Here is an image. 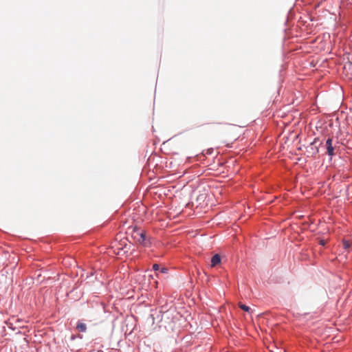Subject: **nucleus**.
<instances>
[{
  "label": "nucleus",
  "mask_w": 352,
  "mask_h": 352,
  "mask_svg": "<svg viewBox=\"0 0 352 352\" xmlns=\"http://www.w3.org/2000/svg\"><path fill=\"white\" fill-rule=\"evenodd\" d=\"M144 230H140L138 228H134L133 233H132V237L133 239L137 242V241L139 239V237L140 236L141 232H142Z\"/></svg>",
  "instance_id": "obj_4"
},
{
  "label": "nucleus",
  "mask_w": 352,
  "mask_h": 352,
  "mask_svg": "<svg viewBox=\"0 0 352 352\" xmlns=\"http://www.w3.org/2000/svg\"><path fill=\"white\" fill-rule=\"evenodd\" d=\"M239 306L242 310L248 313H251V309L248 306L241 303H240Z\"/></svg>",
  "instance_id": "obj_5"
},
{
  "label": "nucleus",
  "mask_w": 352,
  "mask_h": 352,
  "mask_svg": "<svg viewBox=\"0 0 352 352\" xmlns=\"http://www.w3.org/2000/svg\"><path fill=\"white\" fill-rule=\"evenodd\" d=\"M160 269V265L157 263L153 265V270L155 271H157Z\"/></svg>",
  "instance_id": "obj_8"
},
{
  "label": "nucleus",
  "mask_w": 352,
  "mask_h": 352,
  "mask_svg": "<svg viewBox=\"0 0 352 352\" xmlns=\"http://www.w3.org/2000/svg\"><path fill=\"white\" fill-rule=\"evenodd\" d=\"M280 352H285V351H280Z\"/></svg>",
  "instance_id": "obj_12"
},
{
  "label": "nucleus",
  "mask_w": 352,
  "mask_h": 352,
  "mask_svg": "<svg viewBox=\"0 0 352 352\" xmlns=\"http://www.w3.org/2000/svg\"><path fill=\"white\" fill-rule=\"evenodd\" d=\"M327 154L330 156L335 155V147L332 145V139L328 138L325 143Z\"/></svg>",
  "instance_id": "obj_1"
},
{
  "label": "nucleus",
  "mask_w": 352,
  "mask_h": 352,
  "mask_svg": "<svg viewBox=\"0 0 352 352\" xmlns=\"http://www.w3.org/2000/svg\"><path fill=\"white\" fill-rule=\"evenodd\" d=\"M138 243L141 244L144 246H147L150 244L149 239L146 236V232L143 231L141 232L139 239L137 241Z\"/></svg>",
  "instance_id": "obj_2"
},
{
  "label": "nucleus",
  "mask_w": 352,
  "mask_h": 352,
  "mask_svg": "<svg viewBox=\"0 0 352 352\" xmlns=\"http://www.w3.org/2000/svg\"><path fill=\"white\" fill-rule=\"evenodd\" d=\"M77 330H85L86 329V324L82 322H78L76 326Z\"/></svg>",
  "instance_id": "obj_7"
},
{
  "label": "nucleus",
  "mask_w": 352,
  "mask_h": 352,
  "mask_svg": "<svg viewBox=\"0 0 352 352\" xmlns=\"http://www.w3.org/2000/svg\"><path fill=\"white\" fill-rule=\"evenodd\" d=\"M123 243L124 244V246L122 247V248H118V249L124 250L125 252H126L127 250H125V249H126V244L125 241H123Z\"/></svg>",
  "instance_id": "obj_9"
},
{
  "label": "nucleus",
  "mask_w": 352,
  "mask_h": 352,
  "mask_svg": "<svg viewBox=\"0 0 352 352\" xmlns=\"http://www.w3.org/2000/svg\"><path fill=\"white\" fill-rule=\"evenodd\" d=\"M342 245H343V248H344L345 250L349 249V248L351 247V244L350 241H347V240H344V241H342Z\"/></svg>",
  "instance_id": "obj_6"
},
{
  "label": "nucleus",
  "mask_w": 352,
  "mask_h": 352,
  "mask_svg": "<svg viewBox=\"0 0 352 352\" xmlns=\"http://www.w3.org/2000/svg\"><path fill=\"white\" fill-rule=\"evenodd\" d=\"M166 271H167V269H166V268H162V272H163V273H166Z\"/></svg>",
  "instance_id": "obj_10"
},
{
  "label": "nucleus",
  "mask_w": 352,
  "mask_h": 352,
  "mask_svg": "<svg viewBox=\"0 0 352 352\" xmlns=\"http://www.w3.org/2000/svg\"><path fill=\"white\" fill-rule=\"evenodd\" d=\"M320 244H321L322 245H325V242H324V241H322H322H320Z\"/></svg>",
  "instance_id": "obj_11"
},
{
  "label": "nucleus",
  "mask_w": 352,
  "mask_h": 352,
  "mask_svg": "<svg viewBox=\"0 0 352 352\" xmlns=\"http://www.w3.org/2000/svg\"><path fill=\"white\" fill-rule=\"evenodd\" d=\"M221 263V257L219 254L214 255L211 258V266L214 267Z\"/></svg>",
  "instance_id": "obj_3"
}]
</instances>
